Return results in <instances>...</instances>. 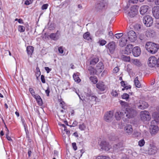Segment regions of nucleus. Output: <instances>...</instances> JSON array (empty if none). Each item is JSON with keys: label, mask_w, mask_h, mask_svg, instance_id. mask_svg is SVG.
<instances>
[{"label": "nucleus", "mask_w": 159, "mask_h": 159, "mask_svg": "<svg viewBox=\"0 0 159 159\" xmlns=\"http://www.w3.org/2000/svg\"><path fill=\"white\" fill-rule=\"evenodd\" d=\"M135 107L128 106L125 110L117 111L115 113V117L117 120H120L121 118L124 121H128L129 119L134 117L137 113Z\"/></svg>", "instance_id": "f257e3e1"}, {"label": "nucleus", "mask_w": 159, "mask_h": 159, "mask_svg": "<svg viewBox=\"0 0 159 159\" xmlns=\"http://www.w3.org/2000/svg\"><path fill=\"white\" fill-rule=\"evenodd\" d=\"M145 48L149 52L152 54L156 53L159 49L158 44L150 42L146 43Z\"/></svg>", "instance_id": "f03ea898"}, {"label": "nucleus", "mask_w": 159, "mask_h": 159, "mask_svg": "<svg viewBox=\"0 0 159 159\" xmlns=\"http://www.w3.org/2000/svg\"><path fill=\"white\" fill-rule=\"evenodd\" d=\"M108 4V2L106 0H99L95 5V9L97 11H100L103 9Z\"/></svg>", "instance_id": "7ed1b4c3"}, {"label": "nucleus", "mask_w": 159, "mask_h": 159, "mask_svg": "<svg viewBox=\"0 0 159 159\" xmlns=\"http://www.w3.org/2000/svg\"><path fill=\"white\" fill-rule=\"evenodd\" d=\"M143 22L146 26L149 27L152 25L153 21L150 16L147 15L143 17Z\"/></svg>", "instance_id": "20e7f679"}, {"label": "nucleus", "mask_w": 159, "mask_h": 159, "mask_svg": "<svg viewBox=\"0 0 159 159\" xmlns=\"http://www.w3.org/2000/svg\"><path fill=\"white\" fill-rule=\"evenodd\" d=\"M105 46L108 49L110 53L111 54L114 53L116 47L115 42L113 41L110 42Z\"/></svg>", "instance_id": "39448f33"}, {"label": "nucleus", "mask_w": 159, "mask_h": 159, "mask_svg": "<svg viewBox=\"0 0 159 159\" xmlns=\"http://www.w3.org/2000/svg\"><path fill=\"white\" fill-rule=\"evenodd\" d=\"M138 12V9L137 6L134 5L131 7L129 11L128 15L130 17H134Z\"/></svg>", "instance_id": "423d86ee"}, {"label": "nucleus", "mask_w": 159, "mask_h": 159, "mask_svg": "<svg viewBox=\"0 0 159 159\" xmlns=\"http://www.w3.org/2000/svg\"><path fill=\"white\" fill-rule=\"evenodd\" d=\"M158 60H157V58L154 57L152 56L150 57L148 60V64L149 66L152 67L157 66V67H159L158 65Z\"/></svg>", "instance_id": "0eeeda50"}, {"label": "nucleus", "mask_w": 159, "mask_h": 159, "mask_svg": "<svg viewBox=\"0 0 159 159\" xmlns=\"http://www.w3.org/2000/svg\"><path fill=\"white\" fill-rule=\"evenodd\" d=\"M126 34L127 35L129 40L131 42H134L136 40V34L134 31L132 30L129 31Z\"/></svg>", "instance_id": "6e6552de"}, {"label": "nucleus", "mask_w": 159, "mask_h": 159, "mask_svg": "<svg viewBox=\"0 0 159 159\" xmlns=\"http://www.w3.org/2000/svg\"><path fill=\"white\" fill-rule=\"evenodd\" d=\"M141 119L143 121H148L151 119V116L147 111H144L141 112L140 114Z\"/></svg>", "instance_id": "1a4fd4ad"}, {"label": "nucleus", "mask_w": 159, "mask_h": 159, "mask_svg": "<svg viewBox=\"0 0 159 159\" xmlns=\"http://www.w3.org/2000/svg\"><path fill=\"white\" fill-rule=\"evenodd\" d=\"M113 113L112 111H110L106 112L104 115V119L107 122L111 121L113 119Z\"/></svg>", "instance_id": "9d476101"}, {"label": "nucleus", "mask_w": 159, "mask_h": 159, "mask_svg": "<svg viewBox=\"0 0 159 159\" xmlns=\"http://www.w3.org/2000/svg\"><path fill=\"white\" fill-rule=\"evenodd\" d=\"M135 105L139 109H145L148 107V103L142 100H139L138 102L135 103Z\"/></svg>", "instance_id": "9b49d317"}, {"label": "nucleus", "mask_w": 159, "mask_h": 159, "mask_svg": "<svg viewBox=\"0 0 159 159\" xmlns=\"http://www.w3.org/2000/svg\"><path fill=\"white\" fill-rule=\"evenodd\" d=\"M100 145L101 146V149L105 151H108L111 148L109 143L105 141L101 142Z\"/></svg>", "instance_id": "f8f14e48"}, {"label": "nucleus", "mask_w": 159, "mask_h": 159, "mask_svg": "<svg viewBox=\"0 0 159 159\" xmlns=\"http://www.w3.org/2000/svg\"><path fill=\"white\" fill-rule=\"evenodd\" d=\"M129 40L127 38V34H124L123 37H122L120 41V45L121 47L125 46L127 43H129Z\"/></svg>", "instance_id": "ddd939ff"}, {"label": "nucleus", "mask_w": 159, "mask_h": 159, "mask_svg": "<svg viewBox=\"0 0 159 159\" xmlns=\"http://www.w3.org/2000/svg\"><path fill=\"white\" fill-rule=\"evenodd\" d=\"M132 52L133 55L134 57H138L141 54V50L139 47L136 46L133 48Z\"/></svg>", "instance_id": "4468645a"}, {"label": "nucleus", "mask_w": 159, "mask_h": 159, "mask_svg": "<svg viewBox=\"0 0 159 159\" xmlns=\"http://www.w3.org/2000/svg\"><path fill=\"white\" fill-rule=\"evenodd\" d=\"M133 48V45L131 44H128L125 47V49L123 53L124 54L127 55L131 53V52L132 51Z\"/></svg>", "instance_id": "2eb2a0df"}, {"label": "nucleus", "mask_w": 159, "mask_h": 159, "mask_svg": "<svg viewBox=\"0 0 159 159\" xmlns=\"http://www.w3.org/2000/svg\"><path fill=\"white\" fill-rule=\"evenodd\" d=\"M152 12L154 16L156 19L159 18V7H154L152 9Z\"/></svg>", "instance_id": "dca6fc26"}, {"label": "nucleus", "mask_w": 159, "mask_h": 159, "mask_svg": "<svg viewBox=\"0 0 159 159\" xmlns=\"http://www.w3.org/2000/svg\"><path fill=\"white\" fill-rule=\"evenodd\" d=\"M60 35V33L59 31H57L55 33H51L49 35L50 38L52 40L56 41L59 39Z\"/></svg>", "instance_id": "f3484780"}, {"label": "nucleus", "mask_w": 159, "mask_h": 159, "mask_svg": "<svg viewBox=\"0 0 159 159\" xmlns=\"http://www.w3.org/2000/svg\"><path fill=\"white\" fill-rule=\"evenodd\" d=\"M97 88L101 91H103L105 90L106 87L103 82L99 81L96 84Z\"/></svg>", "instance_id": "a211bd4d"}, {"label": "nucleus", "mask_w": 159, "mask_h": 159, "mask_svg": "<svg viewBox=\"0 0 159 159\" xmlns=\"http://www.w3.org/2000/svg\"><path fill=\"white\" fill-rule=\"evenodd\" d=\"M87 96L88 97V98H87V101L90 104H92V103L93 102H96V98H97L96 96L94 95H92L91 94H87Z\"/></svg>", "instance_id": "6ab92c4d"}, {"label": "nucleus", "mask_w": 159, "mask_h": 159, "mask_svg": "<svg viewBox=\"0 0 159 159\" xmlns=\"http://www.w3.org/2000/svg\"><path fill=\"white\" fill-rule=\"evenodd\" d=\"M124 130L129 135H130L132 134L133 131L132 125L129 124L127 125L125 127Z\"/></svg>", "instance_id": "aec40b11"}, {"label": "nucleus", "mask_w": 159, "mask_h": 159, "mask_svg": "<svg viewBox=\"0 0 159 159\" xmlns=\"http://www.w3.org/2000/svg\"><path fill=\"white\" fill-rule=\"evenodd\" d=\"M150 147L148 150L149 153L150 155H153L155 154L157 151V148L154 145L150 144Z\"/></svg>", "instance_id": "412c9836"}, {"label": "nucleus", "mask_w": 159, "mask_h": 159, "mask_svg": "<svg viewBox=\"0 0 159 159\" xmlns=\"http://www.w3.org/2000/svg\"><path fill=\"white\" fill-rule=\"evenodd\" d=\"M97 71L99 73H100L104 69V65L103 63L100 61L98 63L96 67Z\"/></svg>", "instance_id": "4be33fe9"}, {"label": "nucleus", "mask_w": 159, "mask_h": 159, "mask_svg": "<svg viewBox=\"0 0 159 159\" xmlns=\"http://www.w3.org/2000/svg\"><path fill=\"white\" fill-rule=\"evenodd\" d=\"M152 116L154 118V120L151 122V124H154L155 122L159 123V114L157 112H154L152 114Z\"/></svg>", "instance_id": "5701e85b"}, {"label": "nucleus", "mask_w": 159, "mask_h": 159, "mask_svg": "<svg viewBox=\"0 0 159 159\" xmlns=\"http://www.w3.org/2000/svg\"><path fill=\"white\" fill-rule=\"evenodd\" d=\"M153 124H151L150 127V130L151 133L152 134H154L158 131V127L155 125H153Z\"/></svg>", "instance_id": "b1692460"}, {"label": "nucleus", "mask_w": 159, "mask_h": 159, "mask_svg": "<svg viewBox=\"0 0 159 159\" xmlns=\"http://www.w3.org/2000/svg\"><path fill=\"white\" fill-rule=\"evenodd\" d=\"M149 7L147 5L142 6L140 9V12L141 14L143 15L147 12L148 9Z\"/></svg>", "instance_id": "393cba45"}, {"label": "nucleus", "mask_w": 159, "mask_h": 159, "mask_svg": "<svg viewBox=\"0 0 159 159\" xmlns=\"http://www.w3.org/2000/svg\"><path fill=\"white\" fill-rule=\"evenodd\" d=\"M156 33L152 30H149L146 31V35L147 37H153L156 35Z\"/></svg>", "instance_id": "a878e982"}, {"label": "nucleus", "mask_w": 159, "mask_h": 159, "mask_svg": "<svg viewBox=\"0 0 159 159\" xmlns=\"http://www.w3.org/2000/svg\"><path fill=\"white\" fill-rule=\"evenodd\" d=\"M37 101L38 104L39 106H41L43 104L42 100L40 97L37 95H35L33 97Z\"/></svg>", "instance_id": "bb28decb"}, {"label": "nucleus", "mask_w": 159, "mask_h": 159, "mask_svg": "<svg viewBox=\"0 0 159 159\" xmlns=\"http://www.w3.org/2000/svg\"><path fill=\"white\" fill-rule=\"evenodd\" d=\"M88 70L89 72L90 75H93L97 74L98 72L96 68L92 67V66H90L88 68Z\"/></svg>", "instance_id": "cd10ccee"}, {"label": "nucleus", "mask_w": 159, "mask_h": 159, "mask_svg": "<svg viewBox=\"0 0 159 159\" xmlns=\"http://www.w3.org/2000/svg\"><path fill=\"white\" fill-rule=\"evenodd\" d=\"M34 50V48L32 46H29L27 48V51L29 55H31Z\"/></svg>", "instance_id": "c85d7f7f"}, {"label": "nucleus", "mask_w": 159, "mask_h": 159, "mask_svg": "<svg viewBox=\"0 0 159 159\" xmlns=\"http://www.w3.org/2000/svg\"><path fill=\"white\" fill-rule=\"evenodd\" d=\"M99 61L98 57L94 58L90 61V64L91 65H95Z\"/></svg>", "instance_id": "c756f323"}, {"label": "nucleus", "mask_w": 159, "mask_h": 159, "mask_svg": "<svg viewBox=\"0 0 159 159\" xmlns=\"http://www.w3.org/2000/svg\"><path fill=\"white\" fill-rule=\"evenodd\" d=\"M134 82L136 87L139 88L141 87V84L138 80V77H136L134 79Z\"/></svg>", "instance_id": "7c9ffc66"}, {"label": "nucleus", "mask_w": 159, "mask_h": 159, "mask_svg": "<svg viewBox=\"0 0 159 159\" xmlns=\"http://www.w3.org/2000/svg\"><path fill=\"white\" fill-rule=\"evenodd\" d=\"M134 29L136 31H140L141 29V25L139 24H136L134 26Z\"/></svg>", "instance_id": "2f4dec72"}, {"label": "nucleus", "mask_w": 159, "mask_h": 159, "mask_svg": "<svg viewBox=\"0 0 159 159\" xmlns=\"http://www.w3.org/2000/svg\"><path fill=\"white\" fill-rule=\"evenodd\" d=\"M89 80L94 84H95L98 82L97 78L95 76L90 77Z\"/></svg>", "instance_id": "473e14b6"}, {"label": "nucleus", "mask_w": 159, "mask_h": 159, "mask_svg": "<svg viewBox=\"0 0 159 159\" xmlns=\"http://www.w3.org/2000/svg\"><path fill=\"white\" fill-rule=\"evenodd\" d=\"M83 37L85 39H87L88 40L91 39L90 36V33L88 32L85 33L84 34Z\"/></svg>", "instance_id": "72a5a7b5"}, {"label": "nucleus", "mask_w": 159, "mask_h": 159, "mask_svg": "<svg viewBox=\"0 0 159 159\" xmlns=\"http://www.w3.org/2000/svg\"><path fill=\"white\" fill-rule=\"evenodd\" d=\"M42 132L43 133H48V128L47 125H43L42 127Z\"/></svg>", "instance_id": "f704fd0d"}, {"label": "nucleus", "mask_w": 159, "mask_h": 159, "mask_svg": "<svg viewBox=\"0 0 159 159\" xmlns=\"http://www.w3.org/2000/svg\"><path fill=\"white\" fill-rule=\"evenodd\" d=\"M25 131V132L26 134V138H28L29 139H30V136L29 135V131L28 129V127L27 125H23Z\"/></svg>", "instance_id": "c9c22d12"}, {"label": "nucleus", "mask_w": 159, "mask_h": 159, "mask_svg": "<svg viewBox=\"0 0 159 159\" xmlns=\"http://www.w3.org/2000/svg\"><path fill=\"white\" fill-rule=\"evenodd\" d=\"M131 61L134 65L138 66L141 65V63L139 60L137 59H132Z\"/></svg>", "instance_id": "e433bc0d"}, {"label": "nucleus", "mask_w": 159, "mask_h": 159, "mask_svg": "<svg viewBox=\"0 0 159 159\" xmlns=\"http://www.w3.org/2000/svg\"><path fill=\"white\" fill-rule=\"evenodd\" d=\"M123 60L126 62H129L130 61V58L129 56H127L124 55L122 56Z\"/></svg>", "instance_id": "4c0bfd02"}, {"label": "nucleus", "mask_w": 159, "mask_h": 159, "mask_svg": "<svg viewBox=\"0 0 159 159\" xmlns=\"http://www.w3.org/2000/svg\"><path fill=\"white\" fill-rule=\"evenodd\" d=\"M73 78L75 81L77 82L78 83L80 82L81 80L78 75H77L75 74H74L73 75Z\"/></svg>", "instance_id": "58836bf2"}, {"label": "nucleus", "mask_w": 159, "mask_h": 159, "mask_svg": "<svg viewBox=\"0 0 159 159\" xmlns=\"http://www.w3.org/2000/svg\"><path fill=\"white\" fill-rule=\"evenodd\" d=\"M104 32V30L103 29H100L96 32V35L98 36L99 34H103Z\"/></svg>", "instance_id": "ea45409f"}, {"label": "nucleus", "mask_w": 159, "mask_h": 159, "mask_svg": "<svg viewBox=\"0 0 159 159\" xmlns=\"http://www.w3.org/2000/svg\"><path fill=\"white\" fill-rule=\"evenodd\" d=\"M18 30L20 32H24L25 31V28L23 26L19 25L18 26Z\"/></svg>", "instance_id": "a19ab883"}, {"label": "nucleus", "mask_w": 159, "mask_h": 159, "mask_svg": "<svg viewBox=\"0 0 159 159\" xmlns=\"http://www.w3.org/2000/svg\"><path fill=\"white\" fill-rule=\"evenodd\" d=\"M98 43H99L100 45L103 46L106 44L107 42L104 40L100 39L99 40Z\"/></svg>", "instance_id": "79ce46f5"}, {"label": "nucleus", "mask_w": 159, "mask_h": 159, "mask_svg": "<svg viewBox=\"0 0 159 159\" xmlns=\"http://www.w3.org/2000/svg\"><path fill=\"white\" fill-rule=\"evenodd\" d=\"M121 97L123 99H125L126 100H127L129 98V95L127 93H124L122 95Z\"/></svg>", "instance_id": "37998d69"}, {"label": "nucleus", "mask_w": 159, "mask_h": 159, "mask_svg": "<svg viewBox=\"0 0 159 159\" xmlns=\"http://www.w3.org/2000/svg\"><path fill=\"white\" fill-rule=\"evenodd\" d=\"M79 128L81 130H84L86 128V126L84 124L80 125H79Z\"/></svg>", "instance_id": "c03bdc74"}, {"label": "nucleus", "mask_w": 159, "mask_h": 159, "mask_svg": "<svg viewBox=\"0 0 159 159\" xmlns=\"http://www.w3.org/2000/svg\"><path fill=\"white\" fill-rule=\"evenodd\" d=\"M144 143L145 141L143 139H142L139 142V145L140 147L143 146Z\"/></svg>", "instance_id": "a18cd8bd"}, {"label": "nucleus", "mask_w": 159, "mask_h": 159, "mask_svg": "<svg viewBox=\"0 0 159 159\" xmlns=\"http://www.w3.org/2000/svg\"><path fill=\"white\" fill-rule=\"evenodd\" d=\"M145 36L142 34H141L139 35V39L142 41H144L145 40Z\"/></svg>", "instance_id": "49530a36"}, {"label": "nucleus", "mask_w": 159, "mask_h": 159, "mask_svg": "<svg viewBox=\"0 0 159 159\" xmlns=\"http://www.w3.org/2000/svg\"><path fill=\"white\" fill-rule=\"evenodd\" d=\"M111 94L114 97H116L118 96V93L116 90H112L111 93Z\"/></svg>", "instance_id": "de8ad7c7"}, {"label": "nucleus", "mask_w": 159, "mask_h": 159, "mask_svg": "<svg viewBox=\"0 0 159 159\" xmlns=\"http://www.w3.org/2000/svg\"><path fill=\"white\" fill-rule=\"evenodd\" d=\"M123 35V34L122 33L116 34L115 35V37L117 39H119L120 37H121Z\"/></svg>", "instance_id": "09e8293b"}, {"label": "nucleus", "mask_w": 159, "mask_h": 159, "mask_svg": "<svg viewBox=\"0 0 159 159\" xmlns=\"http://www.w3.org/2000/svg\"><path fill=\"white\" fill-rule=\"evenodd\" d=\"M29 90L30 93L34 97V95H35L34 91L33 89L32 88H30L29 89Z\"/></svg>", "instance_id": "8fccbe9b"}, {"label": "nucleus", "mask_w": 159, "mask_h": 159, "mask_svg": "<svg viewBox=\"0 0 159 159\" xmlns=\"http://www.w3.org/2000/svg\"><path fill=\"white\" fill-rule=\"evenodd\" d=\"M6 128H7V131H8V133H7L6 134V138L8 140L10 141H12V139L11 138V137L9 136L8 135V134H9V133H8L9 130L7 127H6Z\"/></svg>", "instance_id": "3c124183"}, {"label": "nucleus", "mask_w": 159, "mask_h": 159, "mask_svg": "<svg viewBox=\"0 0 159 159\" xmlns=\"http://www.w3.org/2000/svg\"><path fill=\"white\" fill-rule=\"evenodd\" d=\"M48 6V4H46L43 5L41 7L42 9L43 10L47 9Z\"/></svg>", "instance_id": "603ef678"}, {"label": "nucleus", "mask_w": 159, "mask_h": 159, "mask_svg": "<svg viewBox=\"0 0 159 159\" xmlns=\"http://www.w3.org/2000/svg\"><path fill=\"white\" fill-rule=\"evenodd\" d=\"M133 134L135 137H138L141 135L140 133L137 131H134Z\"/></svg>", "instance_id": "864d4df0"}, {"label": "nucleus", "mask_w": 159, "mask_h": 159, "mask_svg": "<svg viewBox=\"0 0 159 159\" xmlns=\"http://www.w3.org/2000/svg\"><path fill=\"white\" fill-rule=\"evenodd\" d=\"M32 2L31 0H27L25 1V4L26 5H28L32 3Z\"/></svg>", "instance_id": "5fc2aeb1"}, {"label": "nucleus", "mask_w": 159, "mask_h": 159, "mask_svg": "<svg viewBox=\"0 0 159 159\" xmlns=\"http://www.w3.org/2000/svg\"><path fill=\"white\" fill-rule=\"evenodd\" d=\"M15 21H18V22L19 23H20V24H23V23H24L23 21V20L21 19H17V18H16L15 19Z\"/></svg>", "instance_id": "6e6d98bb"}, {"label": "nucleus", "mask_w": 159, "mask_h": 159, "mask_svg": "<svg viewBox=\"0 0 159 159\" xmlns=\"http://www.w3.org/2000/svg\"><path fill=\"white\" fill-rule=\"evenodd\" d=\"M41 79L42 82L43 83H45V82H46L45 80V78H44V76L43 75H41Z\"/></svg>", "instance_id": "4d7b16f0"}, {"label": "nucleus", "mask_w": 159, "mask_h": 159, "mask_svg": "<svg viewBox=\"0 0 159 159\" xmlns=\"http://www.w3.org/2000/svg\"><path fill=\"white\" fill-rule=\"evenodd\" d=\"M72 146L74 150L75 151L77 149V148L75 143H72Z\"/></svg>", "instance_id": "13d9d810"}, {"label": "nucleus", "mask_w": 159, "mask_h": 159, "mask_svg": "<svg viewBox=\"0 0 159 159\" xmlns=\"http://www.w3.org/2000/svg\"><path fill=\"white\" fill-rule=\"evenodd\" d=\"M46 93L47 94V96H49V93L50 92V89L49 87H48L47 89L45 91Z\"/></svg>", "instance_id": "bf43d9fd"}, {"label": "nucleus", "mask_w": 159, "mask_h": 159, "mask_svg": "<svg viewBox=\"0 0 159 159\" xmlns=\"http://www.w3.org/2000/svg\"><path fill=\"white\" fill-rule=\"evenodd\" d=\"M58 51L59 53H63V50L62 48L61 47H59L58 48Z\"/></svg>", "instance_id": "052dcab7"}, {"label": "nucleus", "mask_w": 159, "mask_h": 159, "mask_svg": "<svg viewBox=\"0 0 159 159\" xmlns=\"http://www.w3.org/2000/svg\"><path fill=\"white\" fill-rule=\"evenodd\" d=\"M45 70L47 71V72L48 73H49L50 71L52 70L51 68H49L48 67H45Z\"/></svg>", "instance_id": "680f3d73"}, {"label": "nucleus", "mask_w": 159, "mask_h": 159, "mask_svg": "<svg viewBox=\"0 0 159 159\" xmlns=\"http://www.w3.org/2000/svg\"><path fill=\"white\" fill-rule=\"evenodd\" d=\"M138 1V0H129V2L133 3H136Z\"/></svg>", "instance_id": "e2e57ef3"}, {"label": "nucleus", "mask_w": 159, "mask_h": 159, "mask_svg": "<svg viewBox=\"0 0 159 159\" xmlns=\"http://www.w3.org/2000/svg\"><path fill=\"white\" fill-rule=\"evenodd\" d=\"M21 121L23 125H26L25 121L23 117H21Z\"/></svg>", "instance_id": "0e129e2a"}, {"label": "nucleus", "mask_w": 159, "mask_h": 159, "mask_svg": "<svg viewBox=\"0 0 159 159\" xmlns=\"http://www.w3.org/2000/svg\"><path fill=\"white\" fill-rule=\"evenodd\" d=\"M113 70H114V71L115 73H116L119 71V69L118 67H116Z\"/></svg>", "instance_id": "69168bd1"}, {"label": "nucleus", "mask_w": 159, "mask_h": 159, "mask_svg": "<svg viewBox=\"0 0 159 159\" xmlns=\"http://www.w3.org/2000/svg\"><path fill=\"white\" fill-rule=\"evenodd\" d=\"M40 74V71H38L36 72V73L35 74V75L37 78H38L39 77Z\"/></svg>", "instance_id": "338daca9"}, {"label": "nucleus", "mask_w": 159, "mask_h": 159, "mask_svg": "<svg viewBox=\"0 0 159 159\" xmlns=\"http://www.w3.org/2000/svg\"><path fill=\"white\" fill-rule=\"evenodd\" d=\"M121 84L122 86L125 87V84L124 81H122L121 82Z\"/></svg>", "instance_id": "774afa93"}]
</instances>
